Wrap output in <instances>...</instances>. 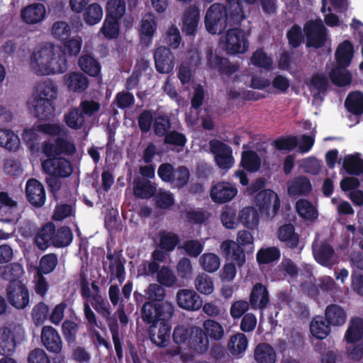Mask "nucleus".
<instances>
[{"label": "nucleus", "instance_id": "obj_45", "mask_svg": "<svg viewBox=\"0 0 363 363\" xmlns=\"http://www.w3.org/2000/svg\"><path fill=\"white\" fill-rule=\"evenodd\" d=\"M310 331L313 337L318 339H324L330 333V327L325 323L322 317L317 316L311 323Z\"/></svg>", "mask_w": 363, "mask_h": 363}, {"label": "nucleus", "instance_id": "obj_5", "mask_svg": "<svg viewBox=\"0 0 363 363\" xmlns=\"http://www.w3.org/2000/svg\"><path fill=\"white\" fill-rule=\"evenodd\" d=\"M236 240L237 242L233 240L223 241L220 245V250L227 258L235 262L240 267L245 262V255L240 247L252 245L254 238L250 232L242 230L238 231Z\"/></svg>", "mask_w": 363, "mask_h": 363}, {"label": "nucleus", "instance_id": "obj_24", "mask_svg": "<svg viewBox=\"0 0 363 363\" xmlns=\"http://www.w3.org/2000/svg\"><path fill=\"white\" fill-rule=\"evenodd\" d=\"M200 13L198 8L189 9L182 18V30L187 35H194L199 24Z\"/></svg>", "mask_w": 363, "mask_h": 363}, {"label": "nucleus", "instance_id": "obj_39", "mask_svg": "<svg viewBox=\"0 0 363 363\" xmlns=\"http://www.w3.org/2000/svg\"><path fill=\"white\" fill-rule=\"evenodd\" d=\"M345 340L348 343H352L363 337V320L354 318L345 333Z\"/></svg>", "mask_w": 363, "mask_h": 363}, {"label": "nucleus", "instance_id": "obj_51", "mask_svg": "<svg viewBox=\"0 0 363 363\" xmlns=\"http://www.w3.org/2000/svg\"><path fill=\"white\" fill-rule=\"evenodd\" d=\"M52 36L59 40H65L71 33V27L67 22L58 21L52 25L50 28Z\"/></svg>", "mask_w": 363, "mask_h": 363}, {"label": "nucleus", "instance_id": "obj_56", "mask_svg": "<svg viewBox=\"0 0 363 363\" xmlns=\"http://www.w3.org/2000/svg\"><path fill=\"white\" fill-rule=\"evenodd\" d=\"M279 250L274 247L260 250L257 255L259 263L267 264L279 259Z\"/></svg>", "mask_w": 363, "mask_h": 363}, {"label": "nucleus", "instance_id": "obj_41", "mask_svg": "<svg viewBox=\"0 0 363 363\" xmlns=\"http://www.w3.org/2000/svg\"><path fill=\"white\" fill-rule=\"evenodd\" d=\"M279 239L290 247L298 245V236L294 233V228L291 224L282 225L278 233Z\"/></svg>", "mask_w": 363, "mask_h": 363}, {"label": "nucleus", "instance_id": "obj_8", "mask_svg": "<svg viewBox=\"0 0 363 363\" xmlns=\"http://www.w3.org/2000/svg\"><path fill=\"white\" fill-rule=\"evenodd\" d=\"M255 203L260 213L267 218H274L280 207L278 195L270 189L259 192L255 196Z\"/></svg>", "mask_w": 363, "mask_h": 363}, {"label": "nucleus", "instance_id": "obj_19", "mask_svg": "<svg viewBox=\"0 0 363 363\" xmlns=\"http://www.w3.org/2000/svg\"><path fill=\"white\" fill-rule=\"evenodd\" d=\"M177 299L179 306L186 310L196 311L202 306L201 297L193 290H179Z\"/></svg>", "mask_w": 363, "mask_h": 363}, {"label": "nucleus", "instance_id": "obj_50", "mask_svg": "<svg viewBox=\"0 0 363 363\" xmlns=\"http://www.w3.org/2000/svg\"><path fill=\"white\" fill-rule=\"evenodd\" d=\"M343 167L349 174H359L363 172V160L356 155H347L343 160Z\"/></svg>", "mask_w": 363, "mask_h": 363}, {"label": "nucleus", "instance_id": "obj_14", "mask_svg": "<svg viewBox=\"0 0 363 363\" xmlns=\"http://www.w3.org/2000/svg\"><path fill=\"white\" fill-rule=\"evenodd\" d=\"M43 170L49 174L67 177L72 171V166L70 162L62 157L48 159L42 163Z\"/></svg>", "mask_w": 363, "mask_h": 363}, {"label": "nucleus", "instance_id": "obj_52", "mask_svg": "<svg viewBox=\"0 0 363 363\" xmlns=\"http://www.w3.org/2000/svg\"><path fill=\"white\" fill-rule=\"evenodd\" d=\"M64 121L67 126L72 129H79L84 123V118L77 108L70 110L64 116Z\"/></svg>", "mask_w": 363, "mask_h": 363}, {"label": "nucleus", "instance_id": "obj_22", "mask_svg": "<svg viewBox=\"0 0 363 363\" xmlns=\"http://www.w3.org/2000/svg\"><path fill=\"white\" fill-rule=\"evenodd\" d=\"M64 85L69 91L82 92L89 86L86 77L79 72H69L63 77Z\"/></svg>", "mask_w": 363, "mask_h": 363}, {"label": "nucleus", "instance_id": "obj_25", "mask_svg": "<svg viewBox=\"0 0 363 363\" xmlns=\"http://www.w3.org/2000/svg\"><path fill=\"white\" fill-rule=\"evenodd\" d=\"M328 84V79L323 74H315L312 76L308 82V86L313 96V103H319L323 100Z\"/></svg>", "mask_w": 363, "mask_h": 363}, {"label": "nucleus", "instance_id": "obj_43", "mask_svg": "<svg viewBox=\"0 0 363 363\" xmlns=\"http://www.w3.org/2000/svg\"><path fill=\"white\" fill-rule=\"evenodd\" d=\"M296 211L300 216L308 220H314L318 217V211L316 207L305 199H301L297 201L296 205Z\"/></svg>", "mask_w": 363, "mask_h": 363}, {"label": "nucleus", "instance_id": "obj_44", "mask_svg": "<svg viewBox=\"0 0 363 363\" xmlns=\"http://www.w3.org/2000/svg\"><path fill=\"white\" fill-rule=\"evenodd\" d=\"M199 262L201 268L210 273L217 271L220 265L219 257L211 252L203 254Z\"/></svg>", "mask_w": 363, "mask_h": 363}, {"label": "nucleus", "instance_id": "obj_12", "mask_svg": "<svg viewBox=\"0 0 363 363\" xmlns=\"http://www.w3.org/2000/svg\"><path fill=\"white\" fill-rule=\"evenodd\" d=\"M308 46L321 47L325 40V28L321 19L309 21L304 27Z\"/></svg>", "mask_w": 363, "mask_h": 363}, {"label": "nucleus", "instance_id": "obj_48", "mask_svg": "<svg viewBox=\"0 0 363 363\" xmlns=\"http://www.w3.org/2000/svg\"><path fill=\"white\" fill-rule=\"evenodd\" d=\"M228 347L233 354H241L247 347L246 336L242 333H237L232 336L228 343Z\"/></svg>", "mask_w": 363, "mask_h": 363}, {"label": "nucleus", "instance_id": "obj_1", "mask_svg": "<svg viewBox=\"0 0 363 363\" xmlns=\"http://www.w3.org/2000/svg\"><path fill=\"white\" fill-rule=\"evenodd\" d=\"M29 67L37 76H50L64 73L67 69V62L60 47L45 43L33 49L29 57Z\"/></svg>", "mask_w": 363, "mask_h": 363}, {"label": "nucleus", "instance_id": "obj_61", "mask_svg": "<svg viewBox=\"0 0 363 363\" xmlns=\"http://www.w3.org/2000/svg\"><path fill=\"white\" fill-rule=\"evenodd\" d=\"M189 179V172L185 167L181 166L174 169L172 179L169 182L177 187H182L186 184Z\"/></svg>", "mask_w": 363, "mask_h": 363}, {"label": "nucleus", "instance_id": "obj_38", "mask_svg": "<svg viewBox=\"0 0 363 363\" xmlns=\"http://www.w3.org/2000/svg\"><path fill=\"white\" fill-rule=\"evenodd\" d=\"M78 65L83 72L92 77L97 76L101 70V67L97 60L90 55H82L79 58Z\"/></svg>", "mask_w": 363, "mask_h": 363}, {"label": "nucleus", "instance_id": "obj_59", "mask_svg": "<svg viewBox=\"0 0 363 363\" xmlns=\"http://www.w3.org/2000/svg\"><path fill=\"white\" fill-rule=\"evenodd\" d=\"M35 128L39 133L50 136H57L62 134L65 129L58 123H38Z\"/></svg>", "mask_w": 363, "mask_h": 363}, {"label": "nucleus", "instance_id": "obj_37", "mask_svg": "<svg viewBox=\"0 0 363 363\" xmlns=\"http://www.w3.org/2000/svg\"><path fill=\"white\" fill-rule=\"evenodd\" d=\"M54 233L55 226L52 224L45 225L36 236L35 244L37 247L40 250H45L50 243L53 244Z\"/></svg>", "mask_w": 363, "mask_h": 363}, {"label": "nucleus", "instance_id": "obj_62", "mask_svg": "<svg viewBox=\"0 0 363 363\" xmlns=\"http://www.w3.org/2000/svg\"><path fill=\"white\" fill-rule=\"evenodd\" d=\"M57 263V257L53 254H49L43 256L40 262V267L37 272L41 274H48L54 270Z\"/></svg>", "mask_w": 363, "mask_h": 363}, {"label": "nucleus", "instance_id": "obj_33", "mask_svg": "<svg viewBox=\"0 0 363 363\" xmlns=\"http://www.w3.org/2000/svg\"><path fill=\"white\" fill-rule=\"evenodd\" d=\"M325 314L328 322L333 325H343L347 319L345 311L337 305L328 306Z\"/></svg>", "mask_w": 363, "mask_h": 363}, {"label": "nucleus", "instance_id": "obj_63", "mask_svg": "<svg viewBox=\"0 0 363 363\" xmlns=\"http://www.w3.org/2000/svg\"><path fill=\"white\" fill-rule=\"evenodd\" d=\"M48 307L44 303H39L34 306L32 311V318L36 325H40L44 323L47 318Z\"/></svg>", "mask_w": 363, "mask_h": 363}, {"label": "nucleus", "instance_id": "obj_9", "mask_svg": "<svg viewBox=\"0 0 363 363\" xmlns=\"http://www.w3.org/2000/svg\"><path fill=\"white\" fill-rule=\"evenodd\" d=\"M210 148L214 155L216 164L220 169L228 170L233 166L235 160L233 157V150L228 145L219 140H213L210 142Z\"/></svg>", "mask_w": 363, "mask_h": 363}, {"label": "nucleus", "instance_id": "obj_42", "mask_svg": "<svg viewBox=\"0 0 363 363\" xmlns=\"http://www.w3.org/2000/svg\"><path fill=\"white\" fill-rule=\"evenodd\" d=\"M345 106L350 112L361 114L363 112V94L354 91L349 94L345 101Z\"/></svg>", "mask_w": 363, "mask_h": 363}, {"label": "nucleus", "instance_id": "obj_34", "mask_svg": "<svg viewBox=\"0 0 363 363\" xmlns=\"http://www.w3.org/2000/svg\"><path fill=\"white\" fill-rule=\"evenodd\" d=\"M203 330L208 339L213 340H221L225 334L223 326L213 319H208L203 322Z\"/></svg>", "mask_w": 363, "mask_h": 363}, {"label": "nucleus", "instance_id": "obj_15", "mask_svg": "<svg viewBox=\"0 0 363 363\" xmlns=\"http://www.w3.org/2000/svg\"><path fill=\"white\" fill-rule=\"evenodd\" d=\"M169 320H164L151 325L150 337L152 342L159 347H166L169 342L171 325Z\"/></svg>", "mask_w": 363, "mask_h": 363}, {"label": "nucleus", "instance_id": "obj_32", "mask_svg": "<svg viewBox=\"0 0 363 363\" xmlns=\"http://www.w3.org/2000/svg\"><path fill=\"white\" fill-rule=\"evenodd\" d=\"M0 147L16 151L20 147L18 136L9 129L0 128Z\"/></svg>", "mask_w": 363, "mask_h": 363}, {"label": "nucleus", "instance_id": "obj_55", "mask_svg": "<svg viewBox=\"0 0 363 363\" xmlns=\"http://www.w3.org/2000/svg\"><path fill=\"white\" fill-rule=\"evenodd\" d=\"M242 165L249 171H256L260 166V160L256 153L246 151L242 153Z\"/></svg>", "mask_w": 363, "mask_h": 363}, {"label": "nucleus", "instance_id": "obj_2", "mask_svg": "<svg viewBox=\"0 0 363 363\" xmlns=\"http://www.w3.org/2000/svg\"><path fill=\"white\" fill-rule=\"evenodd\" d=\"M57 94L58 88L53 81L47 79L38 83L28 102L30 111L40 119L48 118L54 113Z\"/></svg>", "mask_w": 363, "mask_h": 363}, {"label": "nucleus", "instance_id": "obj_35", "mask_svg": "<svg viewBox=\"0 0 363 363\" xmlns=\"http://www.w3.org/2000/svg\"><path fill=\"white\" fill-rule=\"evenodd\" d=\"M311 190V182L305 177L295 178L290 181L288 184V192L291 196L305 194Z\"/></svg>", "mask_w": 363, "mask_h": 363}, {"label": "nucleus", "instance_id": "obj_30", "mask_svg": "<svg viewBox=\"0 0 363 363\" xmlns=\"http://www.w3.org/2000/svg\"><path fill=\"white\" fill-rule=\"evenodd\" d=\"M254 354L257 363H275L276 362V352L269 344L258 345L255 348Z\"/></svg>", "mask_w": 363, "mask_h": 363}, {"label": "nucleus", "instance_id": "obj_23", "mask_svg": "<svg viewBox=\"0 0 363 363\" xmlns=\"http://www.w3.org/2000/svg\"><path fill=\"white\" fill-rule=\"evenodd\" d=\"M157 30L156 17L152 13L145 14L141 20L139 30L140 40L144 45H149Z\"/></svg>", "mask_w": 363, "mask_h": 363}, {"label": "nucleus", "instance_id": "obj_60", "mask_svg": "<svg viewBox=\"0 0 363 363\" xmlns=\"http://www.w3.org/2000/svg\"><path fill=\"white\" fill-rule=\"evenodd\" d=\"M257 0H228V2L233 9L235 11L234 16L235 21H241L245 18L243 8L245 6L253 4Z\"/></svg>", "mask_w": 363, "mask_h": 363}, {"label": "nucleus", "instance_id": "obj_13", "mask_svg": "<svg viewBox=\"0 0 363 363\" xmlns=\"http://www.w3.org/2000/svg\"><path fill=\"white\" fill-rule=\"evenodd\" d=\"M7 296L10 303L17 309H23L29 303L28 291L21 281L11 283Z\"/></svg>", "mask_w": 363, "mask_h": 363}, {"label": "nucleus", "instance_id": "obj_47", "mask_svg": "<svg viewBox=\"0 0 363 363\" xmlns=\"http://www.w3.org/2000/svg\"><path fill=\"white\" fill-rule=\"evenodd\" d=\"M194 284L196 290L203 294H211L214 290L211 277L205 273L199 274L195 279Z\"/></svg>", "mask_w": 363, "mask_h": 363}, {"label": "nucleus", "instance_id": "obj_58", "mask_svg": "<svg viewBox=\"0 0 363 363\" xmlns=\"http://www.w3.org/2000/svg\"><path fill=\"white\" fill-rule=\"evenodd\" d=\"M72 240V233L69 228L63 227L60 228L53 239V245L57 247H65Z\"/></svg>", "mask_w": 363, "mask_h": 363}, {"label": "nucleus", "instance_id": "obj_26", "mask_svg": "<svg viewBox=\"0 0 363 363\" xmlns=\"http://www.w3.org/2000/svg\"><path fill=\"white\" fill-rule=\"evenodd\" d=\"M209 340L204 334L202 328L193 327L188 347L197 353H203L208 348Z\"/></svg>", "mask_w": 363, "mask_h": 363}, {"label": "nucleus", "instance_id": "obj_17", "mask_svg": "<svg viewBox=\"0 0 363 363\" xmlns=\"http://www.w3.org/2000/svg\"><path fill=\"white\" fill-rule=\"evenodd\" d=\"M41 342L50 352L59 353L62 347V342L57 331L51 326H44L41 330Z\"/></svg>", "mask_w": 363, "mask_h": 363}, {"label": "nucleus", "instance_id": "obj_53", "mask_svg": "<svg viewBox=\"0 0 363 363\" xmlns=\"http://www.w3.org/2000/svg\"><path fill=\"white\" fill-rule=\"evenodd\" d=\"M192 328L193 327H188L183 325L177 326L173 332L174 342L177 345H188Z\"/></svg>", "mask_w": 363, "mask_h": 363}, {"label": "nucleus", "instance_id": "obj_11", "mask_svg": "<svg viewBox=\"0 0 363 363\" xmlns=\"http://www.w3.org/2000/svg\"><path fill=\"white\" fill-rule=\"evenodd\" d=\"M238 192L235 184L227 182H219L212 186L210 196L216 203H225L233 200Z\"/></svg>", "mask_w": 363, "mask_h": 363}, {"label": "nucleus", "instance_id": "obj_28", "mask_svg": "<svg viewBox=\"0 0 363 363\" xmlns=\"http://www.w3.org/2000/svg\"><path fill=\"white\" fill-rule=\"evenodd\" d=\"M208 64L213 69H216L225 74H232L238 69V66L231 65L225 58H220L213 52H209L207 55Z\"/></svg>", "mask_w": 363, "mask_h": 363}, {"label": "nucleus", "instance_id": "obj_18", "mask_svg": "<svg viewBox=\"0 0 363 363\" xmlns=\"http://www.w3.org/2000/svg\"><path fill=\"white\" fill-rule=\"evenodd\" d=\"M155 62L159 72L168 74L174 68V57L171 51L164 46L158 47L155 52Z\"/></svg>", "mask_w": 363, "mask_h": 363}, {"label": "nucleus", "instance_id": "obj_27", "mask_svg": "<svg viewBox=\"0 0 363 363\" xmlns=\"http://www.w3.org/2000/svg\"><path fill=\"white\" fill-rule=\"evenodd\" d=\"M239 221L247 228L253 230L257 228L259 222V214L252 206L242 208L239 212Z\"/></svg>", "mask_w": 363, "mask_h": 363}, {"label": "nucleus", "instance_id": "obj_54", "mask_svg": "<svg viewBox=\"0 0 363 363\" xmlns=\"http://www.w3.org/2000/svg\"><path fill=\"white\" fill-rule=\"evenodd\" d=\"M220 220L223 225L228 229H235L239 223L235 210L230 207H225L223 210Z\"/></svg>", "mask_w": 363, "mask_h": 363}, {"label": "nucleus", "instance_id": "obj_20", "mask_svg": "<svg viewBox=\"0 0 363 363\" xmlns=\"http://www.w3.org/2000/svg\"><path fill=\"white\" fill-rule=\"evenodd\" d=\"M26 194L29 202L35 206H41L45 201V193L43 184L35 179L28 180Z\"/></svg>", "mask_w": 363, "mask_h": 363}, {"label": "nucleus", "instance_id": "obj_21", "mask_svg": "<svg viewBox=\"0 0 363 363\" xmlns=\"http://www.w3.org/2000/svg\"><path fill=\"white\" fill-rule=\"evenodd\" d=\"M313 247L314 257L320 264L330 267L338 262L337 257L328 245H319L317 242H315Z\"/></svg>", "mask_w": 363, "mask_h": 363}, {"label": "nucleus", "instance_id": "obj_31", "mask_svg": "<svg viewBox=\"0 0 363 363\" xmlns=\"http://www.w3.org/2000/svg\"><path fill=\"white\" fill-rule=\"evenodd\" d=\"M250 301L253 308H264L269 302L266 287L260 284H256L252 289Z\"/></svg>", "mask_w": 363, "mask_h": 363}, {"label": "nucleus", "instance_id": "obj_4", "mask_svg": "<svg viewBox=\"0 0 363 363\" xmlns=\"http://www.w3.org/2000/svg\"><path fill=\"white\" fill-rule=\"evenodd\" d=\"M353 57V47L352 44L345 40L340 43L335 52V59L337 65L330 72L332 82L337 86H345L351 82V75L347 67L350 65Z\"/></svg>", "mask_w": 363, "mask_h": 363}, {"label": "nucleus", "instance_id": "obj_6", "mask_svg": "<svg viewBox=\"0 0 363 363\" xmlns=\"http://www.w3.org/2000/svg\"><path fill=\"white\" fill-rule=\"evenodd\" d=\"M248 38V32L239 28H231L221 36L220 45L229 54H243L249 48Z\"/></svg>", "mask_w": 363, "mask_h": 363}, {"label": "nucleus", "instance_id": "obj_64", "mask_svg": "<svg viewBox=\"0 0 363 363\" xmlns=\"http://www.w3.org/2000/svg\"><path fill=\"white\" fill-rule=\"evenodd\" d=\"M91 303L94 309L103 316L107 318L111 314L108 302L101 296L99 295L93 296Z\"/></svg>", "mask_w": 363, "mask_h": 363}, {"label": "nucleus", "instance_id": "obj_29", "mask_svg": "<svg viewBox=\"0 0 363 363\" xmlns=\"http://www.w3.org/2000/svg\"><path fill=\"white\" fill-rule=\"evenodd\" d=\"M83 11V20L89 26L98 24L104 16L102 6L97 3L88 5Z\"/></svg>", "mask_w": 363, "mask_h": 363}, {"label": "nucleus", "instance_id": "obj_16", "mask_svg": "<svg viewBox=\"0 0 363 363\" xmlns=\"http://www.w3.org/2000/svg\"><path fill=\"white\" fill-rule=\"evenodd\" d=\"M46 8L40 3H35L24 7L21 12L23 22L34 25L43 21L46 17Z\"/></svg>", "mask_w": 363, "mask_h": 363}, {"label": "nucleus", "instance_id": "obj_7", "mask_svg": "<svg viewBox=\"0 0 363 363\" xmlns=\"http://www.w3.org/2000/svg\"><path fill=\"white\" fill-rule=\"evenodd\" d=\"M141 312L143 320L154 325L161 321L170 320L174 314V306L169 301H149L143 305Z\"/></svg>", "mask_w": 363, "mask_h": 363}, {"label": "nucleus", "instance_id": "obj_3", "mask_svg": "<svg viewBox=\"0 0 363 363\" xmlns=\"http://www.w3.org/2000/svg\"><path fill=\"white\" fill-rule=\"evenodd\" d=\"M235 11L230 6L228 11L220 4H212L206 11L204 24L206 30L211 34H220L228 23H239L235 21Z\"/></svg>", "mask_w": 363, "mask_h": 363}, {"label": "nucleus", "instance_id": "obj_40", "mask_svg": "<svg viewBox=\"0 0 363 363\" xmlns=\"http://www.w3.org/2000/svg\"><path fill=\"white\" fill-rule=\"evenodd\" d=\"M118 21V19L106 16L99 31L105 38L110 40L118 38L120 33Z\"/></svg>", "mask_w": 363, "mask_h": 363}, {"label": "nucleus", "instance_id": "obj_57", "mask_svg": "<svg viewBox=\"0 0 363 363\" xmlns=\"http://www.w3.org/2000/svg\"><path fill=\"white\" fill-rule=\"evenodd\" d=\"M155 202L157 206L163 209L169 208L174 203V199L171 192L169 191L160 189L156 194Z\"/></svg>", "mask_w": 363, "mask_h": 363}, {"label": "nucleus", "instance_id": "obj_36", "mask_svg": "<svg viewBox=\"0 0 363 363\" xmlns=\"http://www.w3.org/2000/svg\"><path fill=\"white\" fill-rule=\"evenodd\" d=\"M156 191V186L150 181L137 179L133 183V193L137 197L149 199Z\"/></svg>", "mask_w": 363, "mask_h": 363}, {"label": "nucleus", "instance_id": "obj_10", "mask_svg": "<svg viewBox=\"0 0 363 363\" xmlns=\"http://www.w3.org/2000/svg\"><path fill=\"white\" fill-rule=\"evenodd\" d=\"M16 335H23V331L20 327H0V354H12L16 347Z\"/></svg>", "mask_w": 363, "mask_h": 363}, {"label": "nucleus", "instance_id": "obj_49", "mask_svg": "<svg viewBox=\"0 0 363 363\" xmlns=\"http://www.w3.org/2000/svg\"><path fill=\"white\" fill-rule=\"evenodd\" d=\"M156 279L158 283L166 287L176 284L177 278L174 272L168 267L163 266L157 272Z\"/></svg>", "mask_w": 363, "mask_h": 363}, {"label": "nucleus", "instance_id": "obj_46", "mask_svg": "<svg viewBox=\"0 0 363 363\" xmlns=\"http://www.w3.org/2000/svg\"><path fill=\"white\" fill-rule=\"evenodd\" d=\"M106 9V16L119 20L125 13V2L124 0H108Z\"/></svg>", "mask_w": 363, "mask_h": 363}]
</instances>
